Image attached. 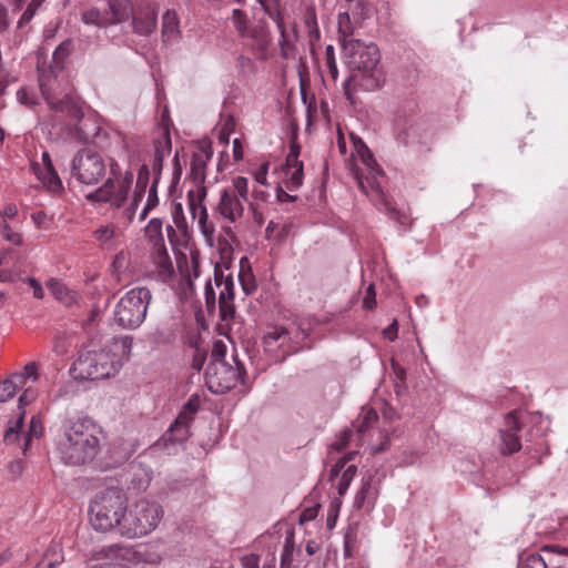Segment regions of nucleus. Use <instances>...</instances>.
<instances>
[{"mask_svg":"<svg viewBox=\"0 0 568 568\" xmlns=\"http://www.w3.org/2000/svg\"><path fill=\"white\" fill-rule=\"evenodd\" d=\"M71 50L72 42L70 40L60 43L53 52L49 70H40L39 72V87L50 110L65 118L70 123H75L83 116L80 100L70 89L64 88L58 74L63 70Z\"/></svg>","mask_w":568,"mask_h":568,"instance_id":"obj_1","label":"nucleus"},{"mask_svg":"<svg viewBox=\"0 0 568 568\" xmlns=\"http://www.w3.org/2000/svg\"><path fill=\"white\" fill-rule=\"evenodd\" d=\"M132 349V337H114L104 347L82 353L74 362L71 374L75 379L99 381L115 375Z\"/></svg>","mask_w":568,"mask_h":568,"instance_id":"obj_2","label":"nucleus"},{"mask_svg":"<svg viewBox=\"0 0 568 568\" xmlns=\"http://www.w3.org/2000/svg\"><path fill=\"white\" fill-rule=\"evenodd\" d=\"M128 509V498L122 488L106 487L98 490L89 505V520L97 531L115 530L122 536V521Z\"/></svg>","mask_w":568,"mask_h":568,"instance_id":"obj_3","label":"nucleus"},{"mask_svg":"<svg viewBox=\"0 0 568 568\" xmlns=\"http://www.w3.org/2000/svg\"><path fill=\"white\" fill-rule=\"evenodd\" d=\"M99 450L95 425L89 419L72 423L60 442V453L65 464L82 465L92 460Z\"/></svg>","mask_w":568,"mask_h":568,"instance_id":"obj_4","label":"nucleus"},{"mask_svg":"<svg viewBox=\"0 0 568 568\" xmlns=\"http://www.w3.org/2000/svg\"><path fill=\"white\" fill-rule=\"evenodd\" d=\"M258 544L267 551L263 568H276V552H280V568H292L295 531L290 524H275L270 531L260 536Z\"/></svg>","mask_w":568,"mask_h":568,"instance_id":"obj_5","label":"nucleus"},{"mask_svg":"<svg viewBox=\"0 0 568 568\" xmlns=\"http://www.w3.org/2000/svg\"><path fill=\"white\" fill-rule=\"evenodd\" d=\"M232 23L240 38L245 41L251 52L258 60L271 57L272 37L267 23L263 20L252 22L241 9H234L231 16Z\"/></svg>","mask_w":568,"mask_h":568,"instance_id":"obj_6","label":"nucleus"},{"mask_svg":"<svg viewBox=\"0 0 568 568\" xmlns=\"http://www.w3.org/2000/svg\"><path fill=\"white\" fill-rule=\"evenodd\" d=\"M152 295L146 287H133L116 303L114 323L124 329H135L144 322Z\"/></svg>","mask_w":568,"mask_h":568,"instance_id":"obj_7","label":"nucleus"},{"mask_svg":"<svg viewBox=\"0 0 568 568\" xmlns=\"http://www.w3.org/2000/svg\"><path fill=\"white\" fill-rule=\"evenodd\" d=\"M163 517L162 507L154 501L141 499L128 507L122 521V536L140 538L153 531Z\"/></svg>","mask_w":568,"mask_h":568,"instance_id":"obj_8","label":"nucleus"},{"mask_svg":"<svg viewBox=\"0 0 568 568\" xmlns=\"http://www.w3.org/2000/svg\"><path fill=\"white\" fill-rule=\"evenodd\" d=\"M110 176L94 192L88 195V199L94 202L111 203L120 207L125 202L128 193L133 182L131 172L122 173L120 165L113 159L109 162Z\"/></svg>","mask_w":568,"mask_h":568,"instance_id":"obj_9","label":"nucleus"},{"mask_svg":"<svg viewBox=\"0 0 568 568\" xmlns=\"http://www.w3.org/2000/svg\"><path fill=\"white\" fill-rule=\"evenodd\" d=\"M97 560L109 561L110 568H131L128 564H156L160 557L148 547H132L113 544L102 547L95 552Z\"/></svg>","mask_w":568,"mask_h":568,"instance_id":"obj_10","label":"nucleus"},{"mask_svg":"<svg viewBox=\"0 0 568 568\" xmlns=\"http://www.w3.org/2000/svg\"><path fill=\"white\" fill-rule=\"evenodd\" d=\"M343 50L349 68L367 74L372 82L371 89L377 88L378 79L375 77V71L381 59L377 45L351 39L343 42Z\"/></svg>","mask_w":568,"mask_h":568,"instance_id":"obj_11","label":"nucleus"},{"mask_svg":"<svg viewBox=\"0 0 568 568\" xmlns=\"http://www.w3.org/2000/svg\"><path fill=\"white\" fill-rule=\"evenodd\" d=\"M38 379L37 364H27L21 372L14 373L0 382V403L12 399L18 390L23 389L19 397V408H23L37 398V392L32 388V385Z\"/></svg>","mask_w":568,"mask_h":568,"instance_id":"obj_12","label":"nucleus"},{"mask_svg":"<svg viewBox=\"0 0 568 568\" xmlns=\"http://www.w3.org/2000/svg\"><path fill=\"white\" fill-rule=\"evenodd\" d=\"M104 158L90 148L81 149L72 160V176L80 183L93 185L102 181L106 174Z\"/></svg>","mask_w":568,"mask_h":568,"instance_id":"obj_13","label":"nucleus"},{"mask_svg":"<svg viewBox=\"0 0 568 568\" xmlns=\"http://www.w3.org/2000/svg\"><path fill=\"white\" fill-rule=\"evenodd\" d=\"M244 368L236 363L232 366L227 362H210L205 372V384L214 394H225L236 386Z\"/></svg>","mask_w":568,"mask_h":568,"instance_id":"obj_14","label":"nucleus"},{"mask_svg":"<svg viewBox=\"0 0 568 568\" xmlns=\"http://www.w3.org/2000/svg\"><path fill=\"white\" fill-rule=\"evenodd\" d=\"M375 166L376 165H373V169H367V175H357L358 186L379 211L388 213L392 219L403 223L400 221L399 212L393 206L392 201L387 197L381 186L378 181L381 172Z\"/></svg>","mask_w":568,"mask_h":568,"instance_id":"obj_15","label":"nucleus"},{"mask_svg":"<svg viewBox=\"0 0 568 568\" xmlns=\"http://www.w3.org/2000/svg\"><path fill=\"white\" fill-rule=\"evenodd\" d=\"M24 422V412L20 414V416L11 422L8 426V429L4 433V443L7 445L14 444L22 439V445L20 446L22 453L26 454L31 446V443L34 438H40L43 433V425L39 416H32L30 420L29 430L27 433H21Z\"/></svg>","mask_w":568,"mask_h":568,"instance_id":"obj_16","label":"nucleus"},{"mask_svg":"<svg viewBox=\"0 0 568 568\" xmlns=\"http://www.w3.org/2000/svg\"><path fill=\"white\" fill-rule=\"evenodd\" d=\"M199 407V398L196 396H191L182 407L174 423L170 426L165 435V439L172 443L185 442L191 435L190 426L194 420Z\"/></svg>","mask_w":568,"mask_h":568,"instance_id":"obj_17","label":"nucleus"},{"mask_svg":"<svg viewBox=\"0 0 568 568\" xmlns=\"http://www.w3.org/2000/svg\"><path fill=\"white\" fill-rule=\"evenodd\" d=\"M301 146L292 142L285 163L282 166V183L287 191L294 192L303 184V162L300 161Z\"/></svg>","mask_w":568,"mask_h":568,"instance_id":"obj_18","label":"nucleus"},{"mask_svg":"<svg viewBox=\"0 0 568 568\" xmlns=\"http://www.w3.org/2000/svg\"><path fill=\"white\" fill-rule=\"evenodd\" d=\"M214 283L219 290L217 306L220 316L223 321H229L234 317V281L231 275L224 276L223 272L215 270Z\"/></svg>","mask_w":568,"mask_h":568,"instance_id":"obj_19","label":"nucleus"},{"mask_svg":"<svg viewBox=\"0 0 568 568\" xmlns=\"http://www.w3.org/2000/svg\"><path fill=\"white\" fill-rule=\"evenodd\" d=\"M133 31L140 36H149L156 28L158 10L155 6L149 1H141L132 10Z\"/></svg>","mask_w":568,"mask_h":568,"instance_id":"obj_20","label":"nucleus"},{"mask_svg":"<svg viewBox=\"0 0 568 568\" xmlns=\"http://www.w3.org/2000/svg\"><path fill=\"white\" fill-rule=\"evenodd\" d=\"M214 212L222 220L227 223H236L239 222L244 213V206L241 199H237L235 194L230 191H222L220 195V200L214 207Z\"/></svg>","mask_w":568,"mask_h":568,"instance_id":"obj_21","label":"nucleus"},{"mask_svg":"<svg viewBox=\"0 0 568 568\" xmlns=\"http://www.w3.org/2000/svg\"><path fill=\"white\" fill-rule=\"evenodd\" d=\"M206 191L201 187L197 191V197L195 199L192 192L189 193V206L193 219L197 220L201 232L207 240H212L215 233V226L212 221L209 220L206 207L202 204Z\"/></svg>","mask_w":568,"mask_h":568,"instance_id":"obj_22","label":"nucleus"},{"mask_svg":"<svg viewBox=\"0 0 568 568\" xmlns=\"http://www.w3.org/2000/svg\"><path fill=\"white\" fill-rule=\"evenodd\" d=\"M519 430L520 424L516 413L510 412L506 416V429L500 430V453L503 455H510L520 450Z\"/></svg>","mask_w":568,"mask_h":568,"instance_id":"obj_23","label":"nucleus"},{"mask_svg":"<svg viewBox=\"0 0 568 568\" xmlns=\"http://www.w3.org/2000/svg\"><path fill=\"white\" fill-rule=\"evenodd\" d=\"M264 8L267 16L276 23L277 30L281 33L280 45L281 52L284 58L288 55V41L286 38V30L284 24L283 14L280 7V0H257Z\"/></svg>","mask_w":568,"mask_h":568,"instance_id":"obj_24","label":"nucleus"},{"mask_svg":"<svg viewBox=\"0 0 568 568\" xmlns=\"http://www.w3.org/2000/svg\"><path fill=\"white\" fill-rule=\"evenodd\" d=\"M213 156V151L211 144H202L200 148L193 153L190 175L194 183L202 184L205 180V168L206 164L211 161Z\"/></svg>","mask_w":568,"mask_h":568,"instance_id":"obj_25","label":"nucleus"},{"mask_svg":"<svg viewBox=\"0 0 568 568\" xmlns=\"http://www.w3.org/2000/svg\"><path fill=\"white\" fill-rule=\"evenodd\" d=\"M355 453H349L343 458H341L336 465L331 469V479H335L339 476L341 471H343L338 483H337V490L339 495H344L345 491L348 489V486L353 478L356 475V466L355 465H348L346 466L347 462H349Z\"/></svg>","mask_w":568,"mask_h":568,"instance_id":"obj_26","label":"nucleus"},{"mask_svg":"<svg viewBox=\"0 0 568 568\" xmlns=\"http://www.w3.org/2000/svg\"><path fill=\"white\" fill-rule=\"evenodd\" d=\"M172 144L171 135L168 126H163L159 131V136L154 142L153 171L160 173L163 161L171 154Z\"/></svg>","mask_w":568,"mask_h":568,"instance_id":"obj_27","label":"nucleus"},{"mask_svg":"<svg viewBox=\"0 0 568 568\" xmlns=\"http://www.w3.org/2000/svg\"><path fill=\"white\" fill-rule=\"evenodd\" d=\"M378 490L373 485V478H363L362 486L355 496L354 505L358 509H371L377 498Z\"/></svg>","mask_w":568,"mask_h":568,"instance_id":"obj_28","label":"nucleus"},{"mask_svg":"<svg viewBox=\"0 0 568 568\" xmlns=\"http://www.w3.org/2000/svg\"><path fill=\"white\" fill-rule=\"evenodd\" d=\"M109 10H105L111 24L126 21L133 10L131 0H108Z\"/></svg>","mask_w":568,"mask_h":568,"instance_id":"obj_29","label":"nucleus"},{"mask_svg":"<svg viewBox=\"0 0 568 568\" xmlns=\"http://www.w3.org/2000/svg\"><path fill=\"white\" fill-rule=\"evenodd\" d=\"M153 262L161 281L165 282L173 275V265L164 244H161L153 252Z\"/></svg>","mask_w":568,"mask_h":568,"instance_id":"obj_30","label":"nucleus"},{"mask_svg":"<svg viewBox=\"0 0 568 568\" xmlns=\"http://www.w3.org/2000/svg\"><path fill=\"white\" fill-rule=\"evenodd\" d=\"M180 34V20L174 10H168L162 17V39L164 43H170L178 39Z\"/></svg>","mask_w":568,"mask_h":568,"instance_id":"obj_31","label":"nucleus"},{"mask_svg":"<svg viewBox=\"0 0 568 568\" xmlns=\"http://www.w3.org/2000/svg\"><path fill=\"white\" fill-rule=\"evenodd\" d=\"M378 420L377 412L372 407H363L358 417L353 422L352 427L355 429L358 440L363 435L373 427Z\"/></svg>","mask_w":568,"mask_h":568,"instance_id":"obj_32","label":"nucleus"},{"mask_svg":"<svg viewBox=\"0 0 568 568\" xmlns=\"http://www.w3.org/2000/svg\"><path fill=\"white\" fill-rule=\"evenodd\" d=\"M119 235L120 232L112 223L100 225L93 231V239L103 248H112L115 245V241Z\"/></svg>","mask_w":568,"mask_h":568,"instance_id":"obj_33","label":"nucleus"},{"mask_svg":"<svg viewBox=\"0 0 568 568\" xmlns=\"http://www.w3.org/2000/svg\"><path fill=\"white\" fill-rule=\"evenodd\" d=\"M45 285L51 294L64 304H72L78 298V294L58 278H50Z\"/></svg>","mask_w":568,"mask_h":568,"instance_id":"obj_34","label":"nucleus"},{"mask_svg":"<svg viewBox=\"0 0 568 568\" xmlns=\"http://www.w3.org/2000/svg\"><path fill=\"white\" fill-rule=\"evenodd\" d=\"M33 170L38 176V179L42 182V184L47 187L48 191L52 193H57L62 190V182L54 169L47 168V169H40L39 165L33 166Z\"/></svg>","mask_w":568,"mask_h":568,"instance_id":"obj_35","label":"nucleus"},{"mask_svg":"<svg viewBox=\"0 0 568 568\" xmlns=\"http://www.w3.org/2000/svg\"><path fill=\"white\" fill-rule=\"evenodd\" d=\"M18 275L11 267V251H0V282H14Z\"/></svg>","mask_w":568,"mask_h":568,"instance_id":"obj_36","label":"nucleus"},{"mask_svg":"<svg viewBox=\"0 0 568 568\" xmlns=\"http://www.w3.org/2000/svg\"><path fill=\"white\" fill-rule=\"evenodd\" d=\"M81 19L85 24H93L97 27H105L111 24L105 10L101 11L98 8H90L84 10L82 12Z\"/></svg>","mask_w":568,"mask_h":568,"instance_id":"obj_37","label":"nucleus"},{"mask_svg":"<svg viewBox=\"0 0 568 568\" xmlns=\"http://www.w3.org/2000/svg\"><path fill=\"white\" fill-rule=\"evenodd\" d=\"M352 141L354 149L359 156L362 163L366 166V169H373V165H376V161L373 156V153L367 148V145L364 143V141L361 138H357L352 134Z\"/></svg>","mask_w":568,"mask_h":568,"instance_id":"obj_38","label":"nucleus"},{"mask_svg":"<svg viewBox=\"0 0 568 568\" xmlns=\"http://www.w3.org/2000/svg\"><path fill=\"white\" fill-rule=\"evenodd\" d=\"M162 225L163 224L161 220L152 219L145 227V234L153 242L154 248L161 244H164L162 236Z\"/></svg>","mask_w":568,"mask_h":568,"instance_id":"obj_39","label":"nucleus"},{"mask_svg":"<svg viewBox=\"0 0 568 568\" xmlns=\"http://www.w3.org/2000/svg\"><path fill=\"white\" fill-rule=\"evenodd\" d=\"M0 235L2 239L13 245L20 246L23 244V236L20 232H14L9 225L8 221L0 217Z\"/></svg>","mask_w":568,"mask_h":568,"instance_id":"obj_40","label":"nucleus"},{"mask_svg":"<svg viewBox=\"0 0 568 568\" xmlns=\"http://www.w3.org/2000/svg\"><path fill=\"white\" fill-rule=\"evenodd\" d=\"M149 169L142 165L138 173L136 185L134 191L133 204L135 205L144 195L146 184L149 182Z\"/></svg>","mask_w":568,"mask_h":568,"instance_id":"obj_41","label":"nucleus"},{"mask_svg":"<svg viewBox=\"0 0 568 568\" xmlns=\"http://www.w3.org/2000/svg\"><path fill=\"white\" fill-rule=\"evenodd\" d=\"M518 568H548L545 558L539 554H526L519 559Z\"/></svg>","mask_w":568,"mask_h":568,"instance_id":"obj_42","label":"nucleus"},{"mask_svg":"<svg viewBox=\"0 0 568 568\" xmlns=\"http://www.w3.org/2000/svg\"><path fill=\"white\" fill-rule=\"evenodd\" d=\"M224 191H230L235 194L237 199L241 201H247L248 196V181L244 176H237L233 180V186L231 189H224Z\"/></svg>","mask_w":568,"mask_h":568,"instance_id":"obj_43","label":"nucleus"},{"mask_svg":"<svg viewBox=\"0 0 568 568\" xmlns=\"http://www.w3.org/2000/svg\"><path fill=\"white\" fill-rule=\"evenodd\" d=\"M17 100L26 106H33L38 103L37 94L26 87L17 91Z\"/></svg>","mask_w":568,"mask_h":568,"instance_id":"obj_44","label":"nucleus"},{"mask_svg":"<svg viewBox=\"0 0 568 568\" xmlns=\"http://www.w3.org/2000/svg\"><path fill=\"white\" fill-rule=\"evenodd\" d=\"M285 226H281L274 221H270L265 229V237L267 240L282 241L285 236Z\"/></svg>","mask_w":568,"mask_h":568,"instance_id":"obj_45","label":"nucleus"},{"mask_svg":"<svg viewBox=\"0 0 568 568\" xmlns=\"http://www.w3.org/2000/svg\"><path fill=\"white\" fill-rule=\"evenodd\" d=\"M158 203H159V199L156 195V186H155V183H153V185L149 190L148 201H146L144 209L142 210V212L140 214V220L141 221L145 220V217L148 216V213L152 209H154L158 205Z\"/></svg>","mask_w":568,"mask_h":568,"instance_id":"obj_46","label":"nucleus"},{"mask_svg":"<svg viewBox=\"0 0 568 568\" xmlns=\"http://www.w3.org/2000/svg\"><path fill=\"white\" fill-rule=\"evenodd\" d=\"M326 67L333 80L337 79L338 70L335 61V53L333 45H327L325 49Z\"/></svg>","mask_w":568,"mask_h":568,"instance_id":"obj_47","label":"nucleus"},{"mask_svg":"<svg viewBox=\"0 0 568 568\" xmlns=\"http://www.w3.org/2000/svg\"><path fill=\"white\" fill-rule=\"evenodd\" d=\"M43 2L44 0H31V2L28 4L26 11L22 13L19 20V26L30 22L33 16L36 14L37 10L42 6Z\"/></svg>","mask_w":568,"mask_h":568,"instance_id":"obj_48","label":"nucleus"},{"mask_svg":"<svg viewBox=\"0 0 568 568\" xmlns=\"http://www.w3.org/2000/svg\"><path fill=\"white\" fill-rule=\"evenodd\" d=\"M338 30H339V33L343 36V42L345 40H351L352 38V34H353V31H352V28H351V24H349V16L348 13H341L338 16Z\"/></svg>","mask_w":568,"mask_h":568,"instance_id":"obj_49","label":"nucleus"},{"mask_svg":"<svg viewBox=\"0 0 568 568\" xmlns=\"http://www.w3.org/2000/svg\"><path fill=\"white\" fill-rule=\"evenodd\" d=\"M204 296L207 312L214 313L216 310V294L210 281L205 285Z\"/></svg>","mask_w":568,"mask_h":568,"instance_id":"obj_50","label":"nucleus"},{"mask_svg":"<svg viewBox=\"0 0 568 568\" xmlns=\"http://www.w3.org/2000/svg\"><path fill=\"white\" fill-rule=\"evenodd\" d=\"M287 334H288V332H287L286 328H284V327H274L272 331H270L265 335L264 343L267 346H272L273 343H276L280 339L285 338Z\"/></svg>","mask_w":568,"mask_h":568,"instance_id":"obj_51","label":"nucleus"},{"mask_svg":"<svg viewBox=\"0 0 568 568\" xmlns=\"http://www.w3.org/2000/svg\"><path fill=\"white\" fill-rule=\"evenodd\" d=\"M352 436H353V430H352V429H345V430H343V432L339 434V436H338L337 440H336V442H334V443L332 444V447H333L335 450H337V452L343 450V449H344V448H346V447H347V445L349 444V440H351Z\"/></svg>","mask_w":568,"mask_h":568,"instance_id":"obj_52","label":"nucleus"},{"mask_svg":"<svg viewBox=\"0 0 568 568\" xmlns=\"http://www.w3.org/2000/svg\"><path fill=\"white\" fill-rule=\"evenodd\" d=\"M225 353L226 346L223 344V342H215L211 352V362H226Z\"/></svg>","mask_w":568,"mask_h":568,"instance_id":"obj_53","label":"nucleus"},{"mask_svg":"<svg viewBox=\"0 0 568 568\" xmlns=\"http://www.w3.org/2000/svg\"><path fill=\"white\" fill-rule=\"evenodd\" d=\"M24 468H26V463L22 459H16V460L9 463V465H8V471L13 479L21 476Z\"/></svg>","mask_w":568,"mask_h":568,"instance_id":"obj_54","label":"nucleus"},{"mask_svg":"<svg viewBox=\"0 0 568 568\" xmlns=\"http://www.w3.org/2000/svg\"><path fill=\"white\" fill-rule=\"evenodd\" d=\"M376 306L375 290L373 285L366 288L365 296L363 300V307L366 310H373Z\"/></svg>","mask_w":568,"mask_h":568,"instance_id":"obj_55","label":"nucleus"},{"mask_svg":"<svg viewBox=\"0 0 568 568\" xmlns=\"http://www.w3.org/2000/svg\"><path fill=\"white\" fill-rule=\"evenodd\" d=\"M320 506L307 507L300 515V524L303 525L316 518Z\"/></svg>","mask_w":568,"mask_h":568,"instance_id":"obj_56","label":"nucleus"},{"mask_svg":"<svg viewBox=\"0 0 568 568\" xmlns=\"http://www.w3.org/2000/svg\"><path fill=\"white\" fill-rule=\"evenodd\" d=\"M18 207L14 203H8L0 212V217H2L4 221L13 220L18 216Z\"/></svg>","mask_w":568,"mask_h":568,"instance_id":"obj_57","label":"nucleus"},{"mask_svg":"<svg viewBox=\"0 0 568 568\" xmlns=\"http://www.w3.org/2000/svg\"><path fill=\"white\" fill-rule=\"evenodd\" d=\"M240 281H241V285H242V288L245 292V294L248 295L255 290V284H254V281L252 280L251 273H248V274L241 273Z\"/></svg>","mask_w":568,"mask_h":568,"instance_id":"obj_58","label":"nucleus"},{"mask_svg":"<svg viewBox=\"0 0 568 568\" xmlns=\"http://www.w3.org/2000/svg\"><path fill=\"white\" fill-rule=\"evenodd\" d=\"M270 164L267 162L262 163L260 168L254 173V179L261 185L266 184L267 173H268Z\"/></svg>","mask_w":568,"mask_h":568,"instance_id":"obj_59","label":"nucleus"},{"mask_svg":"<svg viewBox=\"0 0 568 568\" xmlns=\"http://www.w3.org/2000/svg\"><path fill=\"white\" fill-rule=\"evenodd\" d=\"M31 220L39 229L48 226L49 219L44 211L33 212L31 214Z\"/></svg>","mask_w":568,"mask_h":568,"instance_id":"obj_60","label":"nucleus"},{"mask_svg":"<svg viewBox=\"0 0 568 568\" xmlns=\"http://www.w3.org/2000/svg\"><path fill=\"white\" fill-rule=\"evenodd\" d=\"M205 358V353L201 352L200 349H196L192 359V368L200 372L204 365Z\"/></svg>","mask_w":568,"mask_h":568,"instance_id":"obj_61","label":"nucleus"},{"mask_svg":"<svg viewBox=\"0 0 568 568\" xmlns=\"http://www.w3.org/2000/svg\"><path fill=\"white\" fill-rule=\"evenodd\" d=\"M28 284L32 288L33 296L36 298H38V300L43 298V296H44L43 288H42L41 284L34 277H29Z\"/></svg>","mask_w":568,"mask_h":568,"instance_id":"obj_62","label":"nucleus"},{"mask_svg":"<svg viewBox=\"0 0 568 568\" xmlns=\"http://www.w3.org/2000/svg\"><path fill=\"white\" fill-rule=\"evenodd\" d=\"M243 568H258V557L255 555H248L241 560Z\"/></svg>","mask_w":568,"mask_h":568,"instance_id":"obj_63","label":"nucleus"},{"mask_svg":"<svg viewBox=\"0 0 568 568\" xmlns=\"http://www.w3.org/2000/svg\"><path fill=\"white\" fill-rule=\"evenodd\" d=\"M276 196L280 202H293L295 196L291 195L287 191L283 190L281 186L276 190Z\"/></svg>","mask_w":568,"mask_h":568,"instance_id":"obj_64","label":"nucleus"}]
</instances>
